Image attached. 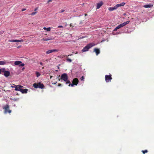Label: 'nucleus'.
Returning a JSON list of instances; mask_svg holds the SVG:
<instances>
[{
  "instance_id": "nucleus-1",
  "label": "nucleus",
  "mask_w": 154,
  "mask_h": 154,
  "mask_svg": "<svg viewBox=\"0 0 154 154\" xmlns=\"http://www.w3.org/2000/svg\"><path fill=\"white\" fill-rule=\"evenodd\" d=\"M125 4V2H122L119 4L116 5L113 7H109L108 8L109 11H112L118 8L119 7L122 6H124Z\"/></svg>"
},
{
  "instance_id": "nucleus-2",
  "label": "nucleus",
  "mask_w": 154,
  "mask_h": 154,
  "mask_svg": "<svg viewBox=\"0 0 154 154\" xmlns=\"http://www.w3.org/2000/svg\"><path fill=\"white\" fill-rule=\"evenodd\" d=\"M94 45L92 43H90L87 45L86 46L84 47L82 50V51L83 52L87 51H88L89 49L92 48Z\"/></svg>"
},
{
  "instance_id": "nucleus-3",
  "label": "nucleus",
  "mask_w": 154,
  "mask_h": 154,
  "mask_svg": "<svg viewBox=\"0 0 154 154\" xmlns=\"http://www.w3.org/2000/svg\"><path fill=\"white\" fill-rule=\"evenodd\" d=\"M33 86L35 88H38L42 89L44 88V86L43 84L39 82L38 84L35 83L33 85Z\"/></svg>"
},
{
  "instance_id": "nucleus-4",
  "label": "nucleus",
  "mask_w": 154,
  "mask_h": 154,
  "mask_svg": "<svg viewBox=\"0 0 154 154\" xmlns=\"http://www.w3.org/2000/svg\"><path fill=\"white\" fill-rule=\"evenodd\" d=\"M9 106L8 104H7L3 107V109L5 110L4 113H7L8 112L11 113V110L9 109Z\"/></svg>"
},
{
  "instance_id": "nucleus-5",
  "label": "nucleus",
  "mask_w": 154,
  "mask_h": 154,
  "mask_svg": "<svg viewBox=\"0 0 154 154\" xmlns=\"http://www.w3.org/2000/svg\"><path fill=\"white\" fill-rule=\"evenodd\" d=\"M105 80L106 82H110L112 79L111 74H109V75H106L105 77Z\"/></svg>"
},
{
  "instance_id": "nucleus-6",
  "label": "nucleus",
  "mask_w": 154,
  "mask_h": 154,
  "mask_svg": "<svg viewBox=\"0 0 154 154\" xmlns=\"http://www.w3.org/2000/svg\"><path fill=\"white\" fill-rule=\"evenodd\" d=\"M68 79V77L66 73H63L61 75L60 79L63 80L64 81H67Z\"/></svg>"
},
{
  "instance_id": "nucleus-7",
  "label": "nucleus",
  "mask_w": 154,
  "mask_h": 154,
  "mask_svg": "<svg viewBox=\"0 0 154 154\" xmlns=\"http://www.w3.org/2000/svg\"><path fill=\"white\" fill-rule=\"evenodd\" d=\"M15 88V90L16 91H21L22 88H21L23 87V86L20 85H18L17 86H15L14 87Z\"/></svg>"
},
{
  "instance_id": "nucleus-8",
  "label": "nucleus",
  "mask_w": 154,
  "mask_h": 154,
  "mask_svg": "<svg viewBox=\"0 0 154 154\" xmlns=\"http://www.w3.org/2000/svg\"><path fill=\"white\" fill-rule=\"evenodd\" d=\"M130 22V21H127L126 22H125L123 23H122L121 24H119V25H118V26L119 27V29L120 28H121L124 26H125L127 24L129 23Z\"/></svg>"
},
{
  "instance_id": "nucleus-9",
  "label": "nucleus",
  "mask_w": 154,
  "mask_h": 154,
  "mask_svg": "<svg viewBox=\"0 0 154 154\" xmlns=\"http://www.w3.org/2000/svg\"><path fill=\"white\" fill-rule=\"evenodd\" d=\"M72 82L75 85H77L79 83V80L77 78L74 79Z\"/></svg>"
},
{
  "instance_id": "nucleus-10",
  "label": "nucleus",
  "mask_w": 154,
  "mask_h": 154,
  "mask_svg": "<svg viewBox=\"0 0 154 154\" xmlns=\"http://www.w3.org/2000/svg\"><path fill=\"white\" fill-rule=\"evenodd\" d=\"M103 4V3L101 1L99 3L97 4V9H98Z\"/></svg>"
},
{
  "instance_id": "nucleus-11",
  "label": "nucleus",
  "mask_w": 154,
  "mask_h": 154,
  "mask_svg": "<svg viewBox=\"0 0 154 154\" xmlns=\"http://www.w3.org/2000/svg\"><path fill=\"white\" fill-rule=\"evenodd\" d=\"M94 51L95 52L96 55H97L100 53V50L99 49L97 48H95Z\"/></svg>"
},
{
  "instance_id": "nucleus-12",
  "label": "nucleus",
  "mask_w": 154,
  "mask_h": 154,
  "mask_svg": "<svg viewBox=\"0 0 154 154\" xmlns=\"http://www.w3.org/2000/svg\"><path fill=\"white\" fill-rule=\"evenodd\" d=\"M4 72V75L6 77H8L9 76L10 74V72L8 71H5Z\"/></svg>"
},
{
  "instance_id": "nucleus-13",
  "label": "nucleus",
  "mask_w": 154,
  "mask_h": 154,
  "mask_svg": "<svg viewBox=\"0 0 154 154\" xmlns=\"http://www.w3.org/2000/svg\"><path fill=\"white\" fill-rule=\"evenodd\" d=\"M28 91V89H23L22 88L21 92L23 94H26L27 93V92Z\"/></svg>"
},
{
  "instance_id": "nucleus-14",
  "label": "nucleus",
  "mask_w": 154,
  "mask_h": 154,
  "mask_svg": "<svg viewBox=\"0 0 154 154\" xmlns=\"http://www.w3.org/2000/svg\"><path fill=\"white\" fill-rule=\"evenodd\" d=\"M153 6L152 5L148 4L144 5L143 7L146 8H150Z\"/></svg>"
},
{
  "instance_id": "nucleus-15",
  "label": "nucleus",
  "mask_w": 154,
  "mask_h": 154,
  "mask_svg": "<svg viewBox=\"0 0 154 154\" xmlns=\"http://www.w3.org/2000/svg\"><path fill=\"white\" fill-rule=\"evenodd\" d=\"M9 63V62L0 61V65H4Z\"/></svg>"
},
{
  "instance_id": "nucleus-16",
  "label": "nucleus",
  "mask_w": 154,
  "mask_h": 154,
  "mask_svg": "<svg viewBox=\"0 0 154 154\" xmlns=\"http://www.w3.org/2000/svg\"><path fill=\"white\" fill-rule=\"evenodd\" d=\"M53 39L52 38H43L41 39V40L42 41H48V40H52V39Z\"/></svg>"
},
{
  "instance_id": "nucleus-17",
  "label": "nucleus",
  "mask_w": 154,
  "mask_h": 154,
  "mask_svg": "<svg viewBox=\"0 0 154 154\" xmlns=\"http://www.w3.org/2000/svg\"><path fill=\"white\" fill-rule=\"evenodd\" d=\"M21 63V62L19 61H17L15 62L14 64L15 65H19Z\"/></svg>"
},
{
  "instance_id": "nucleus-18",
  "label": "nucleus",
  "mask_w": 154,
  "mask_h": 154,
  "mask_svg": "<svg viewBox=\"0 0 154 154\" xmlns=\"http://www.w3.org/2000/svg\"><path fill=\"white\" fill-rule=\"evenodd\" d=\"M43 29L44 30H47V31H50L51 30V28L50 27L46 28V27H44Z\"/></svg>"
},
{
  "instance_id": "nucleus-19",
  "label": "nucleus",
  "mask_w": 154,
  "mask_h": 154,
  "mask_svg": "<svg viewBox=\"0 0 154 154\" xmlns=\"http://www.w3.org/2000/svg\"><path fill=\"white\" fill-rule=\"evenodd\" d=\"M24 41L23 39H21L20 40H15V42H23Z\"/></svg>"
},
{
  "instance_id": "nucleus-20",
  "label": "nucleus",
  "mask_w": 154,
  "mask_h": 154,
  "mask_svg": "<svg viewBox=\"0 0 154 154\" xmlns=\"http://www.w3.org/2000/svg\"><path fill=\"white\" fill-rule=\"evenodd\" d=\"M59 51L58 49H53L51 50L52 53V52H56Z\"/></svg>"
},
{
  "instance_id": "nucleus-21",
  "label": "nucleus",
  "mask_w": 154,
  "mask_h": 154,
  "mask_svg": "<svg viewBox=\"0 0 154 154\" xmlns=\"http://www.w3.org/2000/svg\"><path fill=\"white\" fill-rule=\"evenodd\" d=\"M52 53L51 50H49L46 51V54H48Z\"/></svg>"
},
{
  "instance_id": "nucleus-22",
  "label": "nucleus",
  "mask_w": 154,
  "mask_h": 154,
  "mask_svg": "<svg viewBox=\"0 0 154 154\" xmlns=\"http://www.w3.org/2000/svg\"><path fill=\"white\" fill-rule=\"evenodd\" d=\"M66 60H67V61H68V62H72V60H71V59H70L69 58H68V57H67V58H66Z\"/></svg>"
},
{
  "instance_id": "nucleus-23",
  "label": "nucleus",
  "mask_w": 154,
  "mask_h": 154,
  "mask_svg": "<svg viewBox=\"0 0 154 154\" xmlns=\"http://www.w3.org/2000/svg\"><path fill=\"white\" fill-rule=\"evenodd\" d=\"M148 151L147 150H142V152H143V154H145L146 153L148 152Z\"/></svg>"
},
{
  "instance_id": "nucleus-24",
  "label": "nucleus",
  "mask_w": 154,
  "mask_h": 154,
  "mask_svg": "<svg viewBox=\"0 0 154 154\" xmlns=\"http://www.w3.org/2000/svg\"><path fill=\"white\" fill-rule=\"evenodd\" d=\"M36 74L37 77H38L40 75V74L39 72H36Z\"/></svg>"
},
{
  "instance_id": "nucleus-25",
  "label": "nucleus",
  "mask_w": 154,
  "mask_h": 154,
  "mask_svg": "<svg viewBox=\"0 0 154 154\" xmlns=\"http://www.w3.org/2000/svg\"><path fill=\"white\" fill-rule=\"evenodd\" d=\"M4 32L3 31H0V35H2Z\"/></svg>"
},
{
  "instance_id": "nucleus-26",
  "label": "nucleus",
  "mask_w": 154,
  "mask_h": 154,
  "mask_svg": "<svg viewBox=\"0 0 154 154\" xmlns=\"http://www.w3.org/2000/svg\"><path fill=\"white\" fill-rule=\"evenodd\" d=\"M65 82H66V84H69L70 83V81L69 80H68V79L67 80V81H65Z\"/></svg>"
},
{
  "instance_id": "nucleus-27",
  "label": "nucleus",
  "mask_w": 154,
  "mask_h": 154,
  "mask_svg": "<svg viewBox=\"0 0 154 154\" xmlns=\"http://www.w3.org/2000/svg\"><path fill=\"white\" fill-rule=\"evenodd\" d=\"M64 11H65L64 10L62 9L59 11V13H62V12H63Z\"/></svg>"
},
{
  "instance_id": "nucleus-28",
  "label": "nucleus",
  "mask_w": 154,
  "mask_h": 154,
  "mask_svg": "<svg viewBox=\"0 0 154 154\" xmlns=\"http://www.w3.org/2000/svg\"><path fill=\"white\" fill-rule=\"evenodd\" d=\"M9 42H15V40H8Z\"/></svg>"
},
{
  "instance_id": "nucleus-29",
  "label": "nucleus",
  "mask_w": 154,
  "mask_h": 154,
  "mask_svg": "<svg viewBox=\"0 0 154 154\" xmlns=\"http://www.w3.org/2000/svg\"><path fill=\"white\" fill-rule=\"evenodd\" d=\"M84 79H85V78H84V77L83 76H82L80 78V80L81 81H83Z\"/></svg>"
},
{
  "instance_id": "nucleus-30",
  "label": "nucleus",
  "mask_w": 154,
  "mask_h": 154,
  "mask_svg": "<svg viewBox=\"0 0 154 154\" xmlns=\"http://www.w3.org/2000/svg\"><path fill=\"white\" fill-rule=\"evenodd\" d=\"M75 85L72 82V84H69V86H71V87H72Z\"/></svg>"
},
{
  "instance_id": "nucleus-31",
  "label": "nucleus",
  "mask_w": 154,
  "mask_h": 154,
  "mask_svg": "<svg viewBox=\"0 0 154 154\" xmlns=\"http://www.w3.org/2000/svg\"><path fill=\"white\" fill-rule=\"evenodd\" d=\"M37 13L36 12H33L31 14V15H35Z\"/></svg>"
},
{
  "instance_id": "nucleus-32",
  "label": "nucleus",
  "mask_w": 154,
  "mask_h": 154,
  "mask_svg": "<svg viewBox=\"0 0 154 154\" xmlns=\"http://www.w3.org/2000/svg\"><path fill=\"white\" fill-rule=\"evenodd\" d=\"M119 29V27H118V26H117L116 27V28L114 29V31H116L117 29Z\"/></svg>"
},
{
  "instance_id": "nucleus-33",
  "label": "nucleus",
  "mask_w": 154,
  "mask_h": 154,
  "mask_svg": "<svg viewBox=\"0 0 154 154\" xmlns=\"http://www.w3.org/2000/svg\"><path fill=\"white\" fill-rule=\"evenodd\" d=\"M21 64L20 65V66H23L24 65V63H20Z\"/></svg>"
},
{
  "instance_id": "nucleus-34",
  "label": "nucleus",
  "mask_w": 154,
  "mask_h": 154,
  "mask_svg": "<svg viewBox=\"0 0 154 154\" xmlns=\"http://www.w3.org/2000/svg\"><path fill=\"white\" fill-rule=\"evenodd\" d=\"M13 85L14 86L12 85V86H11V88H15V87H14L15 86H17L16 85H15V84H13Z\"/></svg>"
},
{
  "instance_id": "nucleus-35",
  "label": "nucleus",
  "mask_w": 154,
  "mask_h": 154,
  "mask_svg": "<svg viewBox=\"0 0 154 154\" xmlns=\"http://www.w3.org/2000/svg\"><path fill=\"white\" fill-rule=\"evenodd\" d=\"M63 26H58V28H63Z\"/></svg>"
},
{
  "instance_id": "nucleus-36",
  "label": "nucleus",
  "mask_w": 154,
  "mask_h": 154,
  "mask_svg": "<svg viewBox=\"0 0 154 154\" xmlns=\"http://www.w3.org/2000/svg\"><path fill=\"white\" fill-rule=\"evenodd\" d=\"M26 10V8H23V9H22L21 11H25Z\"/></svg>"
},
{
  "instance_id": "nucleus-37",
  "label": "nucleus",
  "mask_w": 154,
  "mask_h": 154,
  "mask_svg": "<svg viewBox=\"0 0 154 154\" xmlns=\"http://www.w3.org/2000/svg\"><path fill=\"white\" fill-rule=\"evenodd\" d=\"M61 85H62L60 83H59V84H58V86H61Z\"/></svg>"
},
{
  "instance_id": "nucleus-38",
  "label": "nucleus",
  "mask_w": 154,
  "mask_h": 154,
  "mask_svg": "<svg viewBox=\"0 0 154 154\" xmlns=\"http://www.w3.org/2000/svg\"><path fill=\"white\" fill-rule=\"evenodd\" d=\"M52 1V0H48V3H49L50 2H51Z\"/></svg>"
},
{
  "instance_id": "nucleus-39",
  "label": "nucleus",
  "mask_w": 154,
  "mask_h": 154,
  "mask_svg": "<svg viewBox=\"0 0 154 154\" xmlns=\"http://www.w3.org/2000/svg\"><path fill=\"white\" fill-rule=\"evenodd\" d=\"M72 55V54H70L69 55H68L67 56H71V55ZM63 56V57H65V56Z\"/></svg>"
},
{
  "instance_id": "nucleus-40",
  "label": "nucleus",
  "mask_w": 154,
  "mask_h": 154,
  "mask_svg": "<svg viewBox=\"0 0 154 154\" xmlns=\"http://www.w3.org/2000/svg\"><path fill=\"white\" fill-rule=\"evenodd\" d=\"M38 9V8H35V9L34 10V11H36Z\"/></svg>"
},
{
  "instance_id": "nucleus-41",
  "label": "nucleus",
  "mask_w": 154,
  "mask_h": 154,
  "mask_svg": "<svg viewBox=\"0 0 154 154\" xmlns=\"http://www.w3.org/2000/svg\"><path fill=\"white\" fill-rule=\"evenodd\" d=\"M60 75L58 76V80H59V81H60V79L59 78V77H60Z\"/></svg>"
},
{
  "instance_id": "nucleus-42",
  "label": "nucleus",
  "mask_w": 154,
  "mask_h": 154,
  "mask_svg": "<svg viewBox=\"0 0 154 154\" xmlns=\"http://www.w3.org/2000/svg\"><path fill=\"white\" fill-rule=\"evenodd\" d=\"M40 64H41V65H42V62H40Z\"/></svg>"
},
{
  "instance_id": "nucleus-43",
  "label": "nucleus",
  "mask_w": 154,
  "mask_h": 154,
  "mask_svg": "<svg viewBox=\"0 0 154 154\" xmlns=\"http://www.w3.org/2000/svg\"><path fill=\"white\" fill-rule=\"evenodd\" d=\"M57 82H56L55 83H53V84H56L57 83Z\"/></svg>"
},
{
  "instance_id": "nucleus-44",
  "label": "nucleus",
  "mask_w": 154,
  "mask_h": 154,
  "mask_svg": "<svg viewBox=\"0 0 154 154\" xmlns=\"http://www.w3.org/2000/svg\"><path fill=\"white\" fill-rule=\"evenodd\" d=\"M52 78V76H50V78L51 79Z\"/></svg>"
},
{
  "instance_id": "nucleus-45",
  "label": "nucleus",
  "mask_w": 154,
  "mask_h": 154,
  "mask_svg": "<svg viewBox=\"0 0 154 154\" xmlns=\"http://www.w3.org/2000/svg\"><path fill=\"white\" fill-rule=\"evenodd\" d=\"M87 14H85V16H87Z\"/></svg>"
},
{
  "instance_id": "nucleus-46",
  "label": "nucleus",
  "mask_w": 154,
  "mask_h": 154,
  "mask_svg": "<svg viewBox=\"0 0 154 154\" xmlns=\"http://www.w3.org/2000/svg\"><path fill=\"white\" fill-rule=\"evenodd\" d=\"M1 69H0V74L1 73Z\"/></svg>"
},
{
  "instance_id": "nucleus-47",
  "label": "nucleus",
  "mask_w": 154,
  "mask_h": 154,
  "mask_svg": "<svg viewBox=\"0 0 154 154\" xmlns=\"http://www.w3.org/2000/svg\"><path fill=\"white\" fill-rule=\"evenodd\" d=\"M20 47V46H19V47H17V48H19Z\"/></svg>"
}]
</instances>
